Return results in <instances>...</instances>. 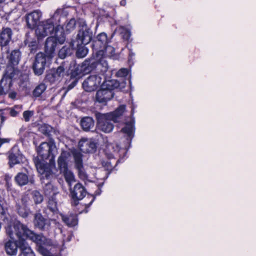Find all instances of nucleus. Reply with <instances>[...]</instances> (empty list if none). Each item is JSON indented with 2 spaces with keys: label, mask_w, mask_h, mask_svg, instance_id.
Here are the masks:
<instances>
[{
  "label": "nucleus",
  "mask_w": 256,
  "mask_h": 256,
  "mask_svg": "<svg viewBox=\"0 0 256 256\" xmlns=\"http://www.w3.org/2000/svg\"><path fill=\"white\" fill-rule=\"evenodd\" d=\"M60 16L56 12L50 18L41 22L36 30V35L38 40H42L48 35L54 34V36L48 37L45 42V55L48 60H50L54 56L58 42L62 44L65 41L64 30L60 24Z\"/></svg>",
  "instance_id": "1"
},
{
  "label": "nucleus",
  "mask_w": 256,
  "mask_h": 256,
  "mask_svg": "<svg viewBox=\"0 0 256 256\" xmlns=\"http://www.w3.org/2000/svg\"><path fill=\"white\" fill-rule=\"evenodd\" d=\"M56 150V144L52 140L42 142L37 148L38 154L43 160L50 158L48 164L43 162L36 163L38 172L42 176L43 178H48L52 174V169L55 166L54 152Z\"/></svg>",
  "instance_id": "2"
},
{
  "label": "nucleus",
  "mask_w": 256,
  "mask_h": 256,
  "mask_svg": "<svg viewBox=\"0 0 256 256\" xmlns=\"http://www.w3.org/2000/svg\"><path fill=\"white\" fill-rule=\"evenodd\" d=\"M5 228L6 234L10 240L18 239V245L22 240H26L28 238V231H30L26 226L18 222H10L8 224Z\"/></svg>",
  "instance_id": "3"
},
{
  "label": "nucleus",
  "mask_w": 256,
  "mask_h": 256,
  "mask_svg": "<svg viewBox=\"0 0 256 256\" xmlns=\"http://www.w3.org/2000/svg\"><path fill=\"white\" fill-rule=\"evenodd\" d=\"M119 83L116 80H111L104 82H103L102 88L98 90L96 94V100L100 103H105L113 97V92L112 90L119 87Z\"/></svg>",
  "instance_id": "4"
},
{
  "label": "nucleus",
  "mask_w": 256,
  "mask_h": 256,
  "mask_svg": "<svg viewBox=\"0 0 256 256\" xmlns=\"http://www.w3.org/2000/svg\"><path fill=\"white\" fill-rule=\"evenodd\" d=\"M28 238L35 242L38 245V250L44 256H48L49 251L48 247L52 245V242L50 239L46 238L42 235H38L30 230L28 231Z\"/></svg>",
  "instance_id": "5"
},
{
  "label": "nucleus",
  "mask_w": 256,
  "mask_h": 256,
  "mask_svg": "<svg viewBox=\"0 0 256 256\" xmlns=\"http://www.w3.org/2000/svg\"><path fill=\"white\" fill-rule=\"evenodd\" d=\"M96 117L97 119L96 128L98 130L105 133H109L112 130L114 126L110 115L108 114L98 113L96 114Z\"/></svg>",
  "instance_id": "6"
},
{
  "label": "nucleus",
  "mask_w": 256,
  "mask_h": 256,
  "mask_svg": "<svg viewBox=\"0 0 256 256\" xmlns=\"http://www.w3.org/2000/svg\"><path fill=\"white\" fill-rule=\"evenodd\" d=\"M72 153L74 158V166L78 171V175L80 178L84 182L89 181V177L83 168L82 154L76 150H72Z\"/></svg>",
  "instance_id": "7"
},
{
  "label": "nucleus",
  "mask_w": 256,
  "mask_h": 256,
  "mask_svg": "<svg viewBox=\"0 0 256 256\" xmlns=\"http://www.w3.org/2000/svg\"><path fill=\"white\" fill-rule=\"evenodd\" d=\"M50 60H48L47 56L44 53H38L36 56L35 61L33 64L34 72L38 76L41 75L44 71L46 63Z\"/></svg>",
  "instance_id": "8"
},
{
  "label": "nucleus",
  "mask_w": 256,
  "mask_h": 256,
  "mask_svg": "<svg viewBox=\"0 0 256 256\" xmlns=\"http://www.w3.org/2000/svg\"><path fill=\"white\" fill-rule=\"evenodd\" d=\"M92 38V31L86 24H84L82 26L77 35V45H86L88 44L91 40Z\"/></svg>",
  "instance_id": "9"
},
{
  "label": "nucleus",
  "mask_w": 256,
  "mask_h": 256,
  "mask_svg": "<svg viewBox=\"0 0 256 256\" xmlns=\"http://www.w3.org/2000/svg\"><path fill=\"white\" fill-rule=\"evenodd\" d=\"M45 194L49 196L50 197L48 201V206L49 209L53 212L57 210V202L56 198V195L57 193L56 190L50 184H47L44 188Z\"/></svg>",
  "instance_id": "10"
},
{
  "label": "nucleus",
  "mask_w": 256,
  "mask_h": 256,
  "mask_svg": "<svg viewBox=\"0 0 256 256\" xmlns=\"http://www.w3.org/2000/svg\"><path fill=\"white\" fill-rule=\"evenodd\" d=\"M100 76L92 75L88 78L82 83V86L86 92L94 90L102 83Z\"/></svg>",
  "instance_id": "11"
},
{
  "label": "nucleus",
  "mask_w": 256,
  "mask_h": 256,
  "mask_svg": "<svg viewBox=\"0 0 256 256\" xmlns=\"http://www.w3.org/2000/svg\"><path fill=\"white\" fill-rule=\"evenodd\" d=\"M8 165L10 168L20 163H24L26 160L25 157L20 152L15 148H12L9 152Z\"/></svg>",
  "instance_id": "12"
},
{
  "label": "nucleus",
  "mask_w": 256,
  "mask_h": 256,
  "mask_svg": "<svg viewBox=\"0 0 256 256\" xmlns=\"http://www.w3.org/2000/svg\"><path fill=\"white\" fill-rule=\"evenodd\" d=\"M14 180L20 186H25L29 183L33 184L34 182L32 175L28 170L24 172H20L16 176Z\"/></svg>",
  "instance_id": "13"
},
{
  "label": "nucleus",
  "mask_w": 256,
  "mask_h": 256,
  "mask_svg": "<svg viewBox=\"0 0 256 256\" xmlns=\"http://www.w3.org/2000/svg\"><path fill=\"white\" fill-rule=\"evenodd\" d=\"M108 40L106 34L102 32L98 35L93 42V48L96 51V54L99 50L104 52L103 48L108 44Z\"/></svg>",
  "instance_id": "14"
},
{
  "label": "nucleus",
  "mask_w": 256,
  "mask_h": 256,
  "mask_svg": "<svg viewBox=\"0 0 256 256\" xmlns=\"http://www.w3.org/2000/svg\"><path fill=\"white\" fill-rule=\"evenodd\" d=\"M104 52L99 50L96 52L94 60H90V64L92 65L96 64L99 68H102L101 71L102 72H106L108 68V64L105 60V58L103 57Z\"/></svg>",
  "instance_id": "15"
},
{
  "label": "nucleus",
  "mask_w": 256,
  "mask_h": 256,
  "mask_svg": "<svg viewBox=\"0 0 256 256\" xmlns=\"http://www.w3.org/2000/svg\"><path fill=\"white\" fill-rule=\"evenodd\" d=\"M42 16V13L39 10H34L28 14L26 22L28 26L30 28H34L36 26L37 28L43 21L40 22V18Z\"/></svg>",
  "instance_id": "16"
},
{
  "label": "nucleus",
  "mask_w": 256,
  "mask_h": 256,
  "mask_svg": "<svg viewBox=\"0 0 256 256\" xmlns=\"http://www.w3.org/2000/svg\"><path fill=\"white\" fill-rule=\"evenodd\" d=\"M86 193L84 188L80 184L78 183L74 186L71 192V195L74 200L75 204H77L76 201L82 200L86 195Z\"/></svg>",
  "instance_id": "17"
},
{
  "label": "nucleus",
  "mask_w": 256,
  "mask_h": 256,
  "mask_svg": "<svg viewBox=\"0 0 256 256\" xmlns=\"http://www.w3.org/2000/svg\"><path fill=\"white\" fill-rule=\"evenodd\" d=\"M80 150L84 152H92L96 149V144L91 140L82 138L78 142Z\"/></svg>",
  "instance_id": "18"
},
{
  "label": "nucleus",
  "mask_w": 256,
  "mask_h": 256,
  "mask_svg": "<svg viewBox=\"0 0 256 256\" xmlns=\"http://www.w3.org/2000/svg\"><path fill=\"white\" fill-rule=\"evenodd\" d=\"M70 156V152L62 151L58 158V168L60 172H66L68 170V161Z\"/></svg>",
  "instance_id": "19"
},
{
  "label": "nucleus",
  "mask_w": 256,
  "mask_h": 256,
  "mask_svg": "<svg viewBox=\"0 0 256 256\" xmlns=\"http://www.w3.org/2000/svg\"><path fill=\"white\" fill-rule=\"evenodd\" d=\"M12 32L9 28H3L0 34V44L2 50H4V46H6L10 42L12 38Z\"/></svg>",
  "instance_id": "20"
},
{
  "label": "nucleus",
  "mask_w": 256,
  "mask_h": 256,
  "mask_svg": "<svg viewBox=\"0 0 256 256\" xmlns=\"http://www.w3.org/2000/svg\"><path fill=\"white\" fill-rule=\"evenodd\" d=\"M12 85L11 78L4 76L0 81V96L5 94L10 90Z\"/></svg>",
  "instance_id": "21"
},
{
  "label": "nucleus",
  "mask_w": 256,
  "mask_h": 256,
  "mask_svg": "<svg viewBox=\"0 0 256 256\" xmlns=\"http://www.w3.org/2000/svg\"><path fill=\"white\" fill-rule=\"evenodd\" d=\"M18 245L16 240H10L6 242L4 244V249L8 255H15L17 253Z\"/></svg>",
  "instance_id": "22"
},
{
  "label": "nucleus",
  "mask_w": 256,
  "mask_h": 256,
  "mask_svg": "<svg viewBox=\"0 0 256 256\" xmlns=\"http://www.w3.org/2000/svg\"><path fill=\"white\" fill-rule=\"evenodd\" d=\"M126 111V106L125 105H121L118 106L114 112L108 113L110 115L113 122H118L120 118L122 116Z\"/></svg>",
  "instance_id": "23"
},
{
  "label": "nucleus",
  "mask_w": 256,
  "mask_h": 256,
  "mask_svg": "<svg viewBox=\"0 0 256 256\" xmlns=\"http://www.w3.org/2000/svg\"><path fill=\"white\" fill-rule=\"evenodd\" d=\"M22 254L18 256H35L34 252L26 240H22L18 245Z\"/></svg>",
  "instance_id": "24"
},
{
  "label": "nucleus",
  "mask_w": 256,
  "mask_h": 256,
  "mask_svg": "<svg viewBox=\"0 0 256 256\" xmlns=\"http://www.w3.org/2000/svg\"><path fill=\"white\" fill-rule=\"evenodd\" d=\"M34 224L40 229L43 230L48 224V220L40 214H36L34 216Z\"/></svg>",
  "instance_id": "25"
},
{
  "label": "nucleus",
  "mask_w": 256,
  "mask_h": 256,
  "mask_svg": "<svg viewBox=\"0 0 256 256\" xmlns=\"http://www.w3.org/2000/svg\"><path fill=\"white\" fill-rule=\"evenodd\" d=\"M94 125V121L90 117L84 118L81 120V126L85 131H88L93 128Z\"/></svg>",
  "instance_id": "26"
},
{
  "label": "nucleus",
  "mask_w": 256,
  "mask_h": 256,
  "mask_svg": "<svg viewBox=\"0 0 256 256\" xmlns=\"http://www.w3.org/2000/svg\"><path fill=\"white\" fill-rule=\"evenodd\" d=\"M35 38H28L24 41L25 44L28 46L31 52H34L38 49V41Z\"/></svg>",
  "instance_id": "27"
},
{
  "label": "nucleus",
  "mask_w": 256,
  "mask_h": 256,
  "mask_svg": "<svg viewBox=\"0 0 256 256\" xmlns=\"http://www.w3.org/2000/svg\"><path fill=\"white\" fill-rule=\"evenodd\" d=\"M6 56L9 59L10 62L12 64H17L20 60V52L18 50L12 51L10 55L6 54Z\"/></svg>",
  "instance_id": "28"
},
{
  "label": "nucleus",
  "mask_w": 256,
  "mask_h": 256,
  "mask_svg": "<svg viewBox=\"0 0 256 256\" xmlns=\"http://www.w3.org/2000/svg\"><path fill=\"white\" fill-rule=\"evenodd\" d=\"M134 120L132 118V120L130 122H126L124 128L122 129V132L126 134L130 137L131 136L134 131Z\"/></svg>",
  "instance_id": "29"
},
{
  "label": "nucleus",
  "mask_w": 256,
  "mask_h": 256,
  "mask_svg": "<svg viewBox=\"0 0 256 256\" xmlns=\"http://www.w3.org/2000/svg\"><path fill=\"white\" fill-rule=\"evenodd\" d=\"M62 218L64 222L70 226H74L78 223L76 216L74 214H70L68 216L62 215Z\"/></svg>",
  "instance_id": "30"
},
{
  "label": "nucleus",
  "mask_w": 256,
  "mask_h": 256,
  "mask_svg": "<svg viewBox=\"0 0 256 256\" xmlns=\"http://www.w3.org/2000/svg\"><path fill=\"white\" fill-rule=\"evenodd\" d=\"M104 50V55L103 57H110L113 58H116V56H115V50L114 48L108 44L106 46L105 48H103Z\"/></svg>",
  "instance_id": "31"
},
{
  "label": "nucleus",
  "mask_w": 256,
  "mask_h": 256,
  "mask_svg": "<svg viewBox=\"0 0 256 256\" xmlns=\"http://www.w3.org/2000/svg\"><path fill=\"white\" fill-rule=\"evenodd\" d=\"M17 210L18 214L22 218H26L30 212L29 209L24 204H22V206L17 204Z\"/></svg>",
  "instance_id": "32"
},
{
  "label": "nucleus",
  "mask_w": 256,
  "mask_h": 256,
  "mask_svg": "<svg viewBox=\"0 0 256 256\" xmlns=\"http://www.w3.org/2000/svg\"><path fill=\"white\" fill-rule=\"evenodd\" d=\"M46 86L44 83L38 85L33 91V95L35 97L40 96L46 90Z\"/></svg>",
  "instance_id": "33"
},
{
  "label": "nucleus",
  "mask_w": 256,
  "mask_h": 256,
  "mask_svg": "<svg viewBox=\"0 0 256 256\" xmlns=\"http://www.w3.org/2000/svg\"><path fill=\"white\" fill-rule=\"evenodd\" d=\"M62 173L64 175L66 180L68 184L70 186L71 184L75 182L74 174L68 170H66V172H62Z\"/></svg>",
  "instance_id": "34"
},
{
  "label": "nucleus",
  "mask_w": 256,
  "mask_h": 256,
  "mask_svg": "<svg viewBox=\"0 0 256 256\" xmlns=\"http://www.w3.org/2000/svg\"><path fill=\"white\" fill-rule=\"evenodd\" d=\"M88 52V50L84 46H80L76 51V56L78 58H82L84 57Z\"/></svg>",
  "instance_id": "35"
},
{
  "label": "nucleus",
  "mask_w": 256,
  "mask_h": 256,
  "mask_svg": "<svg viewBox=\"0 0 256 256\" xmlns=\"http://www.w3.org/2000/svg\"><path fill=\"white\" fill-rule=\"evenodd\" d=\"M46 80L51 83L60 81L61 78L58 77V75H56L54 72L48 74L46 76Z\"/></svg>",
  "instance_id": "36"
},
{
  "label": "nucleus",
  "mask_w": 256,
  "mask_h": 256,
  "mask_svg": "<svg viewBox=\"0 0 256 256\" xmlns=\"http://www.w3.org/2000/svg\"><path fill=\"white\" fill-rule=\"evenodd\" d=\"M70 48L66 46H63L58 52V56L62 58H64L70 52Z\"/></svg>",
  "instance_id": "37"
},
{
  "label": "nucleus",
  "mask_w": 256,
  "mask_h": 256,
  "mask_svg": "<svg viewBox=\"0 0 256 256\" xmlns=\"http://www.w3.org/2000/svg\"><path fill=\"white\" fill-rule=\"evenodd\" d=\"M76 21L74 18L70 19L66 24V30L68 32L74 30L76 27Z\"/></svg>",
  "instance_id": "38"
},
{
  "label": "nucleus",
  "mask_w": 256,
  "mask_h": 256,
  "mask_svg": "<svg viewBox=\"0 0 256 256\" xmlns=\"http://www.w3.org/2000/svg\"><path fill=\"white\" fill-rule=\"evenodd\" d=\"M33 198L36 204H40L43 200L42 196L38 191L33 192Z\"/></svg>",
  "instance_id": "39"
},
{
  "label": "nucleus",
  "mask_w": 256,
  "mask_h": 256,
  "mask_svg": "<svg viewBox=\"0 0 256 256\" xmlns=\"http://www.w3.org/2000/svg\"><path fill=\"white\" fill-rule=\"evenodd\" d=\"M121 34H122L123 38L128 40L130 36V30L124 28V27H120V28Z\"/></svg>",
  "instance_id": "40"
},
{
  "label": "nucleus",
  "mask_w": 256,
  "mask_h": 256,
  "mask_svg": "<svg viewBox=\"0 0 256 256\" xmlns=\"http://www.w3.org/2000/svg\"><path fill=\"white\" fill-rule=\"evenodd\" d=\"M34 112L32 110H26L23 112V118L26 122L30 120V118L34 115Z\"/></svg>",
  "instance_id": "41"
},
{
  "label": "nucleus",
  "mask_w": 256,
  "mask_h": 256,
  "mask_svg": "<svg viewBox=\"0 0 256 256\" xmlns=\"http://www.w3.org/2000/svg\"><path fill=\"white\" fill-rule=\"evenodd\" d=\"M56 75H58V77L61 79L64 76V69L62 66H58L57 69L54 71Z\"/></svg>",
  "instance_id": "42"
},
{
  "label": "nucleus",
  "mask_w": 256,
  "mask_h": 256,
  "mask_svg": "<svg viewBox=\"0 0 256 256\" xmlns=\"http://www.w3.org/2000/svg\"><path fill=\"white\" fill-rule=\"evenodd\" d=\"M128 74V70L125 68L120 69L116 73V76L118 77H124Z\"/></svg>",
  "instance_id": "43"
},
{
  "label": "nucleus",
  "mask_w": 256,
  "mask_h": 256,
  "mask_svg": "<svg viewBox=\"0 0 256 256\" xmlns=\"http://www.w3.org/2000/svg\"><path fill=\"white\" fill-rule=\"evenodd\" d=\"M106 149L107 151L110 150V152H111V150H114V152H118L120 148L118 146H116L115 148L112 144H109L108 145Z\"/></svg>",
  "instance_id": "44"
},
{
  "label": "nucleus",
  "mask_w": 256,
  "mask_h": 256,
  "mask_svg": "<svg viewBox=\"0 0 256 256\" xmlns=\"http://www.w3.org/2000/svg\"><path fill=\"white\" fill-rule=\"evenodd\" d=\"M10 142V138H0V148L4 144L8 143Z\"/></svg>",
  "instance_id": "45"
},
{
  "label": "nucleus",
  "mask_w": 256,
  "mask_h": 256,
  "mask_svg": "<svg viewBox=\"0 0 256 256\" xmlns=\"http://www.w3.org/2000/svg\"><path fill=\"white\" fill-rule=\"evenodd\" d=\"M10 116H16L19 114L18 111L14 109V108H10Z\"/></svg>",
  "instance_id": "46"
},
{
  "label": "nucleus",
  "mask_w": 256,
  "mask_h": 256,
  "mask_svg": "<svg viewBox=\"0 0 256 256\" xmlns=\"http://www.w3.org/2000/svg\"><path fill=\"white\" fill-rule=\"evenodd\" d=\"M14 108V109L18 110L19 113L22 111V106H15Z\"/></svg>",
  "instance_id": "47"
},
{
  "label": "nucleus",
  "mask_w": 256,
  "mask_h": 256,
  "mask_svg": "<svg viewBox=\"0 0 256 256\" xmlns=\"http://www.w3.org/2000/svg\"><path fill=\"white\" fill-rule=\"evenodd\" d=\"M16 96V93L14 92H11L9 94L10 98H14Z\"/></svg>",
  "instance_id": "48"
},
{
  "label": "nucleus",
  "mask_w": 256,
  "mask_h": 256,
  "mask_svg": "<svg viewBox=\"0 0 256 256\" xmlns=\"http://www.w3.org/2000/svg\"><path fill=\"white\" fill-rule=\"evenodd\" d=\"M134 56V54L133 53L132 51H130L129 53V59L128 61L130 62L132 58Z\"/></svg>",
  "instance_id": "49"
},
{
  "label": "nucleus",
  "mask_w": 256,
  "mask_h": 256,
  "mask_svg": "<svg viewBox=\"0 0 256 256\" xmlns=\"http://www.w3.org/2000/svg\"><path fill=\"white\" fill-rule=\"evenodd\" d=\"M126 0H122L120 2V5L122 6H126Z\"/></svg>",
  "instance_id": "50"
},
{
  "label": "nucleus",
  "mask_w": 256,
  "mask_h": 256,
  "mask_svg": "<svg viewBox=\"0 0 256 256\" xmlns=\"http://www.w3.org/2000/svg\"><path fill=\"white\" fill-rule=\"evenodd\" d=\"M122 88H124L125 86V85H126V82H124L122 84Z\"/></svg>",
  "instance_id": "51"
},
{
  "label": "nucleus",
  "mask_w": 256,
  "mask_h": 256,
  "mask_svg": "<svg viewBox=\"0 0 256 256\" xmlns=\"http://www.w3.org/2000/svg\"><path fill=\"white\" fill-rule=\"evenodd\" d=\"M134 113V108H132V114H131L132 116H133Z\"/></svg>",
  "instance_id": "52"
},
{
  "label": "nucleus",
  "mask_w": 256,
  "mask_h": 256,
  "mask_svg": "<svg viewBox=\"0 0 256 256\" xmlns=\"http://www.w3.org/2000/svg\"><path fill=\"white\" fill-rule=\"evenodd\" d=\"M94 200V198H92V200H91V202L88 204V206H90L92 204V202H93Z\"/></svg>",
  "instance_id": "53"
},
{
  "label": "nucleus",
  "mask_w": 256,
  "mask_h": 256,
  "mask_svg": "<svg viewBox=\"0 0 256 256\" xmlns=\"http://www.w3.org/2000/svg\"><path fill=\"white\" fill-rule=\"evenodd\" d=\"M4 1V0H0V4L3 2Z\"/></svg>",
  "instance_id": "54"
},
{
  "label": "nucleus",
  "mask_w": 256,
  "mask_h": 256,
  "mask_svg": "<svg viewBox=\"0 0 256 256\" xmlns=\"http://www.w3.org/2000/svg\"><path fill=\"white\" fill-rule=\"evenodd\" d=\"M102 76H103V78H102V77L101 76V78H102V79H104V75H102Z\"/></svg>",
  "instance_id": "55"
},
{
  "label": "nucleus",
  "mask_w": 256,
  "mask_h": 256,
  "mask_svg": "<svg viewBox=\"0 0 256 256\" xmlns=\"http://www.w3.org/2000/svg\"><path fill=\"white\" fill-rule=\"evenodd\" d=\"M113 156H114V155H113V154H112V156L110 158H112V157H113Z\"/></svg>",
  "instance_id": "56"
}]
</instances>
